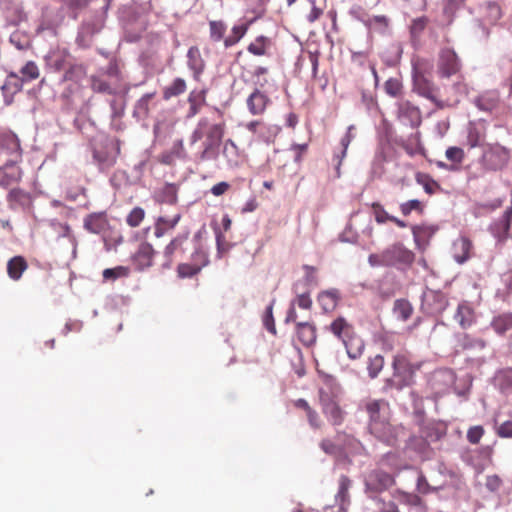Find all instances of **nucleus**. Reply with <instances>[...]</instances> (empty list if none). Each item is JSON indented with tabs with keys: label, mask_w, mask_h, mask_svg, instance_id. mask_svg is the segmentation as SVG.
<instances>
[{
	"label": "nucleus",
	"mask_w": 512,
	"mask_h": 512,
	"mask_svg": "<svg viewBox=\"0 0 512 512\" xmlns=\"http://www.w3.org/2000/svg\"><path fill=\"white\" fill-rule=\"evenodd\" d=\"M362 407L369 418L368 430L370 434L389 446L395 445L403 428L391 424L389 402L385 399L370 398L362 402Z\"/></svg>",
	"instance_id": "1"
},
{
	"label": "nucleus",
	"mask_w": 512,
	"mask_h": 512,
	"mask_svg": "<svg viewBox=\"0 0 512 512\" xmlns=\"http://www.w3.org/2000/svg\"><path fill=\"white\" fill-rule=\"evenodd\" d=\"M225 122L214 123L203 117L197 123L190 140L194 144L202 139L203 150L199 155L201 161L215 159L225 134Z\"/></svg>",
	"instance_id": "2"
},
{
	"label": "nucleus",
	"mask_w": 512,
	"mask_h": 512,
	"mask_svg": "<svg viewBox=\"0 0 512 512\" xmlns=\"http://www.w3.org/2000/svg\"><path fill=\"white\" fill-rule=\"evenodd\" d=\"M414 260V252L401 242L389 245L381 252L372 253L368 257V263L372 267H395L401 270L411 267Z\"/></svg>",
	"instance_id": "3"
},
{
	"label": "nucleus",
	"mask_w": 512,
	"mask_h": 512,
	"mask_svg": "<svg viewBox=\"0 0 512 512\" xmlns=\"http://www.w3.org/2000/svg\"><path fill=\"white\" fill-rule=\"evenodd\" d=\"M329 331L342 341L349 358L358 359L364 352L365 344L356 333L354 326L340 316L332 321Z\"/></svg>",
	"instance_id": "4"
},
{
	"label": "nucleus",
	"mask_w": 512,
	"mask_h": 512,
	"mask_svg": "<svg viewBox=\"0 0 512 512\" xmlns=\"http://www.w3.org/2000/svg\"><path fill=\"white\" fill-rule=\"evenodd\" d=\"M392 377L385 380L383 390L385 392L396 389L402 390L414 383L416 371L420 368L419 364L410 361L405 354H396L392 361Z\"/></svg>",
	"instance_id": "5"
},
{
	"label": "nucleus",
	"mask_w": 512,
	"mask_h": 512,
	"mask_svg": "<svg viewBox=\"0 0 512 512\" xmlns=\"http://www.w3.org/2000/svg\"><path fill=\"white\" fill-rule=\"evenodd\" d=\"M511 158L510 150L498 142L484 145L481 156V165L486 171L503 170Z\"/></svg>",
	"instance_id": "6"
},
{
	"label": "nucleus",
	"mask_w": 512,
	"mask_h": 512,
	"mask_svg": "<svg viewBox=\"0 0 512 512\" xmlns=\"http://www.w3.org/2000/svg\"><path fill=\"white\" fill-rule=\"evenodd\" d=\"M462 69V62L453 48L442 47L437 56L436 72L439 78L449 79L458 75Z\"/></svg>",
	"instance_id": "7"
},
{
	"label": "nucleus",
	"mask_w": 512,
	"mask_h": 512,
	"mask_svg": "<svg viewBox=\"0 0 512 512\" xmlns=\"http://www.w3.org/2000/svg\"><path fill=\"white\" fill-rule=\"evenodd\" d=\"M412 86L413 91H415L420 96L430 100L439 108L444 107L443 103L437 98V87L425 75L424 70L421 69L417 63L413 64Z\"/></svg>",
	"instance_id": "8"
},
{
	"label": "nucleus",
	"mask_w": 512,
	"mask_h": 512,
	"mask_svg": "<svg viewBox=\"0 0 512 512\" xmlns=\"http://www.w3.org/2000/svg\"><path fill=\"white\" fill-rule=\"evenodd\" d=\"M121 152V142L119 139H111L105 142L102 149H95L94 159L102 170L109 169L115 165Z\"/></svg>",
	"instance_id": "9"
},
{
	"label": "nucleus",
	"mask_w": 512,
	"mask_h": 512,
	"mask_svg": "<svg viewBox=\"0 0 512 512\" xmlns=\"http://www.w3.org/2000/svg\"><path fill=\"white\" fill-rule=\"evenodd\" d=\"M448 304V299L443 292L429 289L423 293L421 309L426 314L437 316L446 310Z\"/></svg>",
	"instance_id": "10"
},
{
	"label": "nucleus",
	"mask_w": 512,
	"mask_h": 512,
	"mask_svg": "<svg viewBox=\"0 0 512 512\" xmlns=\"http://www.w3.org/2000/svg\"><path fill=\"white\" fill-rule=\"evenodd\" d=\"M335 441L325 438L320 442V448L331 456H340L355 442V439L345 432H338Z\"/></svg>",
	"instance_id": "11"
},
{
	"label": "nucleus",
	"mask_w": 512,
	"mask_h": 512,
	"mask_svg": "<svg viewBox=\"0 0 512 512\" xmlns=\"http://www.w3.org/2000/svg\"><path fill=\"white\" fill-rule=\"evenodd\" d=\"M320 404L322 412L332 425H341L344 420V411L340 408L338 402L329 393L320 390Z\"/></svg>",
	"instance_id": "12"
},
{
	"label": "nucleus",
	"mask_w": 512,
	"mask_h": 512,
	"mask_svg": "<svg viewBox=\"0 0 512 512\" xmlns=\"http://www.w3.org/2000/svg\"><path fill=\"white\" fill-rule=\"evenodd\" d=\"M0 153L10 155L15 161H22V148L17 135L9 129H0Z\"/></svg>",
	"instance_id": "13"
},
{
	"label": "nucleus",
	"mask_w": 512,
	"mask_h": 512,
	"mask_svg": "<svg viewBox=\"0 0 512 512\" xmlns=\"http://www.w3.org/2000/svg\"><path fill=\"white\" fill-rule=\"evenodd\" d=\"M20 162L21 161H15V159H10L0 167V187L8 188L21 181L23 171L17 165Z\"/></svg>",
	"instance_id": "14"
},
{
	"label": "nucleus",
	"mask_w": 512,
	"mask_h": 512,
	"mask_svg": "<svg viewBox=\"0 0 512 512\" xmlns=\"http://www.w3.org/2000/svg\"><path fill=\"white\" fill-rule=\"evenodd\" d=\"M394 483V477L381 470H375L369 473L365 481L366 489L371 492L385 491L392 487Z\"/></svg>",
	"instance_id": "15"
},
{
	"label": "nucleus",
	"mask_w": 512,
	"mask_h": 512,
	"mask_svg": "<svg viewBox=\"0 0 512 512\" xmlns=\"http://www.w3.org/2000/svg\"><path fill=\"white\" fill-rule=\"evenodd\" d=\"M398 118L411 127H418L422 122L419 107L408 100H402L398 103Z\"/></svg>",
	"instance_id": "16"
},
{
	"label": "nucleus",
	"mask_w": 512,
	"mask_h": 512,
	"mask_svg": "<svg viewBox=\"0 0 512 512\" xmlns=\"http://www.w3.org/2000/svg\"><path fill=\"white\" fill-rule=\"evenodd\" d=\"M187 240V235H178L165 247L163 253L165 258V262L163 263L164 268H170L173 262L183 255L185 251L184 244Z\"/></svg>",
	"instance_id": "17"
},
{
	"label": "nucleus",
	"mask_w": 512,
	"mask_h": 512,
	"mask_svg": "<svg viewBox=\"0 0 512 512\" xmlns=\"http://www.w3.org/2000/svg\"><path fill=\"white\" fill-rule=\"evenodd\" d=\"M155 250L148 242H142L137 251L132 256V262L135 268L143 271L153 265Z\"/></svg>",
	"instance_id": "18"
},
{
	"label": "nucleus",
	"mask_w": 512,
	"mask_h": 512,
	"mask_svg": "<svg viewBox=\"0 0 512 512\" xmlns=\"http://www.w3.org/2000/svg\"><path fill=\"white\" fill-rule=\"evenodd\" d=\"M71 55L65 48H55L49 51L45 56V61L48 67L55 71H61L67 68L71 63Z\"/></svg>",
	"instance_id": "19"
},
{
	"label": "nucleus",
	"mask_w": 512,
	"mask_h": 512,
	"mask_svg": "<svg viewBox=\"0 0 512 512\" xmlns=\"http://www.w3.org/2000/svg\"><path fill=\"white\" fill-rule=\"evenodd\" d=\"M453 257L459 264L465 263L473 256V243L466 237L461 236L453 243Z\"/></svg>",
	"instance_id": "20"
},
{
	"label": "nucleus",
	"mask_w": 512,
	"mask_h": 512,
	"mask_svg": "<svg viewBox=\"0 0 512 512\" xmlns=\"http://www.w3.org/2000/svg\"><path fill=\"white\" fill-rule=\"evenodd\" d=\"M247 107L252 115H261L265 112L270 103L269 97L258 89L247 98Z\"/></svg>",
	"instance_id": "21"
},
{
	"label": "nucleus",
	"mask_w": 512,
	"mask_h": 512,
	"mask_svg": "<svg viewBox=\"0 0 512 512\" xmlns=\"http://www.w3.org/2000/svg\"><path fill=\"white\" fill-rule=\"evenodd\" d=\"M454 318L462 329H467L475 322V310L468 301H462L457 307Z\"/></svg>",
	"instance_id": "22"
},
{
	"label": "nucleus",
	"mask_w": 512,
	"mask_h": 512,
	"mask_svg": "<svg viewBox=\"0 0 512 512\" xmlns=\"http://www.w3.org/2000/svg\"><path fill=\"white\" fill-rule=\"evenodd\" d=\"M108 227V219L105 212L91 213L84 218V228L94 234H99Z\"/></svg>",
	"instance_id": "23"
},
{
	"label": "nucleus",
	"mask_w": 512,
	"mask_h": 512,
	"mask_svg": "<svg viewBox=\"0 0 512 512\" xmlns=\"http://www.w3.org/2000/svg\"><path fill=\"white\" fill-rule=\"evenodd\" d=\"M22 89V82L20 77L15 73H10L4 84L1 86V91L4 96L6 105H10L13 102V96L20 92Z\"/></svg>",
	"instance_id": "24"
},
{
	"label": "nucleus",
	"mask_w": 512,
	"mask_h": 512,
	"mask_svg": "<svg viewBox=\"0 0 512 512\" xmlns=\"http://www.w3.org/2000/svg\"><path fill=\"white\" fill-rule=\"evenodd\" d=\"M478 109L485 112H494L500 105V96L497 91H487L475 99Z\"/></svg>",
	"instance_id": "25"
},
{
	"label": "nucleus",
	"mask_w": 512,
	"mask_h": 512,
	"mask_svg": "<svg viewBox=\"0 0 512 512\" xmlns=\"http://www.w3.org/2000/svg\"><path fill=\"white\" fill-rule=\"evenodd\" d=\"M187 65L193 72L194 78L198 79L205 69V61L202 58L197 46H191L187 52Z\"/></svg>",
	"instance_id": "26"
},
{
	"label": "nucleus",
	"mask_w": 512,
	"mask_h": 512,
	"mask_svg": "<svg viewBox=\"0 0 512 512\" xmlns=\"http://www.w3.org/2000/svg\"><path fill=\"white\" fill-rule=\"evenodd\" d=\"M154 199L160 204L174 205L178 201V188L175 184L166 183L154 193Z\"/></svg>",
	"instance_id": "27"
},
{
	"label": "nucleus",
	"mask_w": 512,
	"mask_h": 512,
	"mask_svg": "<svg viewBox=\"0 0 512 512\" xmlns=\"http://www.w3.org/2000/svg\"><path fill=\"white\" fill-rule=\"evenodd\" d=\"M296 334L298 340L304 346L309 347L316 341V329L312 324L308 322L296 323Z\"/></svg>",
	"instance_id": "28"
},
{
	"label": "nucleus",
	"mask_w": 512,
	"mask_h": 512,
	"mask_svg": "<svg viewBox=\"0 0 512 512\" xmlns=\"http://www.w3.org/2000/svg\"><path fill=\"white\" fill-rule=\"evenodd\" d=\"M27 268L28 263L24 257L14 256L7 263V274L12 280L18 281Z\"/></svg>",
	"instance_id": "29"
},
{
	"label": "nucleus",
	"mask_w": 512,
	"mask_h": 512,
	"mask_svg": "<svg viewBox=\"0 0 512 512\" xmlns=\"http://www.w3.org/2000/svg\"><path fill=\"white\" fill-rule=\"evenodd\" d=\"M187 100L189 103V110L187 113V117L192 118V117L196 116L200 112L202 106L205 105L206 91L205 90H200V91L193 90L189 93Z\"/></svg>",
	"instance_id": "30"
},
{
	"label": "nucleus",
	"mask_w": 512,
	"mask_h": 512,
	"mask_svg": "<svg viewBox=\"0 0 512 512\" xmlns=\"http://www.w3.org/2000/svg\"><path fill=\"white\" fill-rule=\"evenodd\" d=\"M181 219V214L177 213L172 218L161 216L155 223L154 234L157 238L163 237L168 231L174 229Z\"/></svg>",
	"instance_id": "31"
},
{
	"label": "nucleus",
	"mask_w": 512,
	"mask_h": 512,
	"mask_svg": "<svg viewBox=\"0 0 512 512\" xmlns=\"http://www.w3.org/2000/svg\"><path fill=\"white\" fill-rule=\"evenodd\" d=\"M7 202L11 209L26 206L30 202V194L21 188H12L7 194Z\"/></svg>",
	"instance_id": "32"
},
{
	"label": "nucleus",
	"mask_w": 512,
	"mask_h": 512,
	"mask_svg": "<svg viewBox=\"0 0 512 512\" xmlns=\"http://www.w3.org/2000/svg\"><path fill=\"white\" fill-rule=\"evenodd\" d=\"M252 23L253 20H248L245 23L234 25L231 29V34L224 39L225 48L236 45L245 36Z\"/></svg>",
	"instance_id": "33"
},
{
	"label": "nucleus",
	"mask_w": 512,
	"mask_h": 512,
	"mask_svg": "<svg viewBox=\"0 0 512 512\" xmlns=\"http://www.w3.org/2000/svg\"><path fill=\"white\" fill-rule=\"evenodd\" d=\"M491 327L499 334L503 335L512 329V312H506L495 316L491 321Z\"/></svg>",
	"instance_id": "34"
},
{
	"label": "nucleus",
	"mask_w": 512,
	"mask_h": 512,
	"mask_svg": "<svg viewBox=\"0 0 512 512\" xmlns=\"http://www.w3.org/2000/svg\"><path fill=\"white\" fill-rule=\"evenodd\" d=\"M372 208L374 209L375 220L377 223L383 224L387 221H391L400 228L407 227V223L405 221L395 216L389 215L380 203H373Z\"/></svg>",
	"instance_id": "35"
},
{
	"label": "nucleus",
	"mask_w": 512,
	"mask_h": 512,
	"mask_svg": "<svg viewBox=\"0 0 512 512\" xmlns=\"http://www.w3.org/2000/svg\"><path fill=\"white\" fill-rule=\"evenodd\" d=\"M271 46V40L266 36H258L253 42H251L247 51L255 56H264L267 54V50Z\"/></svg>",
	"instance_id": "36"
},
{
	"label": "nucleus",
	"mask_w": 512,
	"mask_h": 512,
	"mask_svg": "<svg viewBox=\"0 0 512 512\" xmlns=\"http://www.w3.org/2000/svg\"><path fill=\"white\" fill-rule=\"evenodd\" d=\"M187 89L186 81L183 78H175L172 83L163 89V98L169 100L183 94Z\"/></svg>",
	"instance_id": "37"
},
{
	"label": "nucleus",
	"mask_w": 512,
	"mask_h": 512,
	"mask_svg": "<svg viewBox=\"0 0 512 512\" xmlns=\"http://www.w3.org/2000/svg\"><path fill=\"white\" fill-rule=\"evenodd\" d=\"M393 313L398 319L407 321L412 316L413 306L406 299H397L394 302Z\"/></svg>",
	"instance_id": "38"
},
{
	"label": "nucleus",
	"mask_w": 512,
	"mask_h": 512,
	"mask_svg": "<svg viewBox=\"0 0 512 512\" xmlns=\"http://www.w3.org/2000/svg\"><path fill=\"white\" fill-rule=\"evenodd\" d=\"M338 299L339 293L335 289L323 291L318 296V302L325 311L333 310L337 305Z\"/></svg>",
	"instance_id": "39"
},
{
	"label": "nucleus",
	"mask_w": 512,
	"mask_h": 512,
	"mask_svg": "<svg viewBox=\"0 0 512 512\" xmlns=\"http://www.w3.org/2000/svg\"><path fill=\"white\" fill-rule=\"evenodd\" d=\"M227 30L226 24L221 20H211L209 21V36L212 42H220L223 41L226 37H224Z\"/></svg>",
	"instance_id": "40"
},
{
	"label": "nucleus",
	"mask_w": 512,
	"mask_h": 512,
	"mask_svg": "<svg viewBox=\"0 0 512 512\" xmlns=\"http://www.w3.org/2000/svg\"><path fill=\"white\" fill-rule=\"evenodd\" d=\"M353 130H354V126L353 125L349 126L348 129H347L346 134L342 137V139L340 141V144H341V147H342L341 154L335 156L337 158V161H338L337 162V167H336L337 177L340 176V166H341L342 160L345 158L346 153H347V149H348L351 141L354 138V135L352 133Z\"/></svg>",
	"instance_id": "41"
},
{
	"label": "nucleus",
	"mask_w": 512,
	"mask_h": 512,
	"mask_svg": "<svg viewBox=\"0 0 512 512\" xmlns=\"http://www.w3.org/2000/svg\"><path fill=\"white\" fill-rule=\"evenodd\" d=\"M65 70L63 75V81H74L78 82L85 76V68L81 64L70 63Z\"/></svg>",
	"instance_id": "42"
},
{
	"label": "nucleus",
	"mask_w": 512,
	"mask_h": 512,
	"mask_svg": "<svg viewBox=\"0 0 512 512\" xmlns=\"http://www.w3.org/2000/svg\"><path fill=\"white\" fill-rule=\"evenodd\" d=\"M130 274L129 267L126 266H116L114 268L104 269L102 272V276L104 281H115L119 278H126Z\"/></svg>",
	"instance_id": "43"
},
{
	"label": "nucleus",
	"mask_w": 512,
	"mask_h": 512,
	"mask_svg": "<svg viewBox=\"0 0 512 512\" xmlns=\"http://www.w3.org/2000/svg\"><path fill=\"white\" fill-rule=\"evenodd\" d=\"M385 364L384 357L381 354H376L375 356L368 358L367 370L370 378H376L379 373L382 371Z\"/></svg>",
	"instance_id": "44"
},
{
	"label": "nucleus",
	"mask_w": 512,
	"mask_h": 512,
	"mask_svg": "<svg viewBox=\"0 0 512 512\" xmlns=\"http://www.w3.org/2000/svg\"><path fill=\"white\" fill-rule=\"evenodd\" d=\"M22 74L21 82L36 80L40 76V71L34 61H28L20 70Z\"/></svg>",
	"instance_id": "45"
},
{
	"label": "nucleus",
	"mask_w": 512,
	"mask_h": 512,
	"mask_svg": "<svg viewBox=\"0 0 512 512\" xmlns=\"http://www.w3.org/2000/svg\"><path fill=\"white\" fill-rule=\"evenodd\" d=\"M416 181L418 184L422 185L425 192L429 195H432L439 188L438 183L432 179L429 175L424 173H418L416 175Z\"/></svg>",
	"instance_id": "46"
},
{
	"label": "nucleus",
	"mask_w": 512,
	"mask_h": 512,
	"mask_svg": "<svg viewBox=\"0 0 512 512\" xmlns=\"http://www.w3.org/2000/svg\"><path fill=\"white\" fill-rule=\"evenodd\" d=\"M384 90L391 97H399L403 92L402 82L397 78H389L384 83Z\"/></svg>",
	"instance_id": "47"
},
{
	"label": "nucleus",
	"mask_w": 512,
	"mask_h": 512,
	"mask_svg": "<svg viewBox=\"0 0 512 512\" xmlns=\"http://www.w3.org/2000/svg\"><path fill=\"white\" fill-rule=\"evenodd\" d=\"M104 26V17L100 15L91 21H85L82 25V30L88 35L98 33Z\"/></svg>",
	"instance_id": "48"
},
{
	"label": "nucleus",
	"mask_w": 512,
	"mask_h": 512,
	"mask_svg": "<svg viewBox=\"0 0 512 512\" xmlns=\"http://www.w3.org/2000/svg\"><path fill=\"white\" fill-rule=\"evenodd\" d=\"M91 88L97 93L114 94L115 91L111 85L104 79L92 76L91 77Z\"/></svg>",
	"instance_id": "49"
},
{
	"label": "nucleus",
	"mask_w": 512,
	"mask_h": 512,
	"mask_svg": "<svg viewBox=\"0 0 512 512\" xmlns=\"http://www.w3.org/2000/svg\"><path fill=\"white\" fill-rule=\"evenodd\" d=\"M201 271L199 265L195 263H181L177 267V274L180 278H190Z\"/></svg>",
	"instance_id": "50"
},
{
	"label": "nucleus",
	"mask_w": 512,
	"mask_h": 512,
	"mask_svg": "<svg viewBox=\"0 0 512 512\" xmlns=\"http://www.w3.org/2000/svg\"><path fill=\"white\" fill-rule=\"evenodd\" d=\"M399 208L404 216L410 215L412 211H415L419 214L424 212V205L417 199L408 200L400 204Z\"/></svg>",
	"instance_id": "51"
},
{
	"label": "nucleus",
	"mask_w": 512,
	"mask_h": 512,
	"mask_svg": "<svg viewBox=\"0 0 512 512\" xmlns=\"http://www.w3.org/2000/svg\"><path fill=\"white\" fill-rule=\"evenodd\" d=\"M145 217V211L141 207L133 208L126 218L130 227H138Z\"/></svg>",
	"instance_id": "52"
},
{
	"label": "nucleus",
	"mask_w": 512,
	"mask_h": 512,
	"mask_svg": "<svg viewBox=\"0 0 512 512\" xmlns=\"http://www.w3.org/2000/svg\"><path fill=\"white\" fill-rule=\"evenodd\" d=\"M487 17L490 21L496 22L502 17V8L496 1H488L485 4Z\"/></svg>",
	"instance_id": "53"
},
{
	"label": "nucleus",
	"mask_w": 512,
	"mask_h": 512,
	"mask_svg": "<svg viewBox=\"0 0 512 512\" xmlns=\"http://www.w3.org/2000/svg\"><path fill=\"white\" fill-rule=\"evenodd\" d=\"M446 158L456 164L461 163L465 158L464 150L460 147H449L445 152Z\"/></svg>",
	"instance_id": "54"
},
{
	"label": "nucleus",
	"mask_w": 512,
	"mask_h": 512,
	"mask_svg": "<svg viewBox=\"0 0 512 512\" xmlns=\"http://www.w3.org/2000/svg\"><path fill=\"white\" fill-rule=\"evenodd\" d=\"M485 433V430L483 428V426L481 425H476V426H472L468 429L467 431V440L469 443L471 444H478L481 440V438L483 437Z\"/></svg>",
	"instance_id": "55"
},
{
	"label": "nucleus",
	"mask_w": 512,
	"mask_h": 512,
	"mask_svg": "<svg viewBox=\"0 0 512 512\" xmlns=\"http://www.w3.org/2000/svg\"><path fill=\"white\" fill-rule=\"evenodd\" d=\"M428 19L426 17H419L412 21L410 26V33L413 37H418L426 28Z\"/></svg>",
	"instance_id": "56"
},
{
	"label": "nucleus",
	"mask_w": 512,
	"mask_h": 512,
	"mask_svg": "<svg viewBox=\"0 0 512 512\" xmlns=\"http://www.w3.org/2000/svg\"><path fill=\"white\" fill-rule=\"evenodd\" d=\"M263 324L270 333H272L273 335L276 334V327H275V322H274V318H273V305L272 304H270L266 308V311L263 316Z\"/></svg>",
	"instance_id": "57"
},
{
	"label": "nucleus",
	"mask_w": 512,
	"mask_h": 512,
	"mask_svg": "<svg viewBox=\"0 0 512 512\" xmlns=\"http://www.w3.org/2000/svg\"><path fill=\"white\" fill-rule=\"evenodd\" d=\"M480 140H481V135H480L479 130L474 126H470L468 129V134H467V145L470 148H475V147L479 146Z\"/></svg>",
	"instance_id": "58"
},
{
	"label": "nucleus",
	"mask_w": 512,
	"mask_h": 512,
	"mask_svg": "<svg viewBox=\"0 0 512 512\" xmlns=\"http://www.w3.org/2000/svg\"><path fill=\"white\" fill-rule=\"evenodd\" d=\"M57 226H58L59 236L68 238L69 241L71 242V244L73 245V247L76 248L77 241H76V237L74 236V234L72 232L71 227L68 224H62V223H58Z\"/></svg>",
	"instance_id": "59"
},
{
	"label": "nucleus",
	"mask_w": 512,
	"mask_h": 512,
	"mask_svg": "<svg viewBox=\"0 0 512 512\" xmlns=\"http://www.w3.org/2000/svg\"><path fill=\"white\" fill-rule=\"evenodd\" d=\"M192 260H193V263H195L196 265H199L201 269L203 267H205L209 262L207 253L202 249H197L194 252V254L192 256Z\"/></svg>",
	"instance_id": "60"
},
{
	"label": "nucleus",
	"mask_w": 512,
	"mask_h": 512,
	"mask_svg": "<svg viewBox=\"0 0 512 512\" xmlns=\"http://www.w3.org/2000/svg\"><path fill=\"white\" fill-rule=\"evenodd\" d=\"M306 416L310 426L314 429H319L322 426V421L318 415V413L314 409H310L306 412Z\"/></svg>",
	"instance_id": "61"
},
{
	"label": "nucleus",
	"mask_w": 512,
	"mask_h": 512,
	"mask_svg": "<svg viewBox=\"0 0 512 512\" xmlns=\"http://www.w3.org/2000/svg\"><path fill=\"white\" fill-rule=\"evenodd\" d=\"M497 435L501 438H512V421H505L497 428Z\"/></svg>",
	"instance_id": "62"
},
{
	"label": "nucleus",
	"mask_w": 512,
	"mask_h": 512,
	"mask_svg": "<svg viewBox=\"0 0 512 512\" xmlns=\"http://www.w3.org/2000/svg\"><path fill=\"white\" fill-rule=\"evenodd\" d=\"M170 152H171V155H173L176 158H185L186 152H185L183 140L182 139L176 140L173 143V146H172Z\"/></svg>",
	"instance_id": "63"
},
{
	"label": "nucleus",
	"mask_w": 512,
	"mask_h": 512,
	"mask_svg": "<svg viewBox=\"0 0 512 512\" xmlns=\"http://www.w3.org/2000/svg\"><path fill=\"white\" fill-rule=\"evenodd\" d=\"M350 485H351V480L347 476L342 475L339 479L338 496L341 498H344L348 493Z\"/></svg>",
	"instance_id": "64"
}]
</instances>
